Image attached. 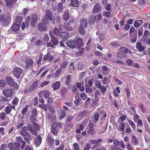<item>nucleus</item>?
Here are the masks:
<instances>
[{
    "label": "nucleus",
    "mask_w": 150,
    "mask_h": 150,
    "mask_svg": "<svg viewBox=\"0 0 150 150\" xmlns=\"http://www.w3.org/2000/svg\"><path fill=\"white\" fill-rule=\"evenodd\" d=\"M12 71L13 75L17 79L20 78L21 75L23 72V70L21 68L17 67L13 69Z\"/></svg>",
    "instance_id": "obj_7"
},
{
    "label": "nucleus",
    "mask_w": 150,
    "mask_h": 150,
    "mask_svg": "<svg viewBox=\"0 0 150 150\" xmlns=\"http://www.w3.org/2000/svg\"><path fill=\"white\" fill-rule=\"evenodd\" d=\"M13 109L15 110V107L14 106H12V105L11 104H9L5 108V110L6 113L7 114H9Z\"/></svg>",
    "instance_id": "obj_16"
},
{
    "label": "nucleus",
    "mask_w": 150,
    "mask_h": 150,
    "mask_svg": "<svg viewBox=\"0 0 150 150\" xmlns=\"http://www.w3.org/2000/svg\"><path fill=\"white\" fill-rule=\"evenodd\" d=\"M19 100V99L17 97L15 96L11 103L12 104V106H14L15 107V106L18 105Z\"/></svg>",
    "instance_id": "obj_34"
},
{
    "label": "nucleus",
    "mask_w": 150,
    "mask_h": 150,
    "mask_svg": "<svg viewBox=\"0 0 150 150\" xmlns=\"http://www.w3.org/2000/svg\"><path fill=\"white\" fill-rule=\"evenodd\" d=\"M80 97L82 99L84 100H86L87 98V95L85 92L81 93L80 94Z\"/></svg>",
    "instance_id": "obj_50"
},
{
    "label": "nucleus",
    "mask_w": 150,
    "mask_h": 150,
    "mask_svg": "<svg viewBox=\"0 0 150 150\" xmlns=\"http://www.w3.org/2000/svg\"><path fill=\"white\" fill-rule=\"evenodd\" d=\"M50 82L49 81H44L41 83L40 84V86L41 87H43L49 84Z\"/></svg>",
    "instance_id": "obj_57"
},
{
    "label": "nucleus",
    "mask_w": 150,
    "mask_h": 150,
    "mask_svg": "<svg viewBox=\"0 0 150 150\" xmlns=\"http://www.w3.org/2000/svg\"><path fill=\"white\" fill-rule=\"evenodd\" d=\"M69 15L68 12H65L63 17L64 20L66 21H68L69 19Z\"/></svg>",
    "instance_id": "obj_49"
},
{
    "label": "nucleus",
    "mask_w": 150,
    "mask_h": 150,
    "mask_svg": "<svg viewBox=\"0 0 150 150\" xmlns=\"http://www.w3.org/2000/svg\"><path fill=\"white\" fill-rule=\"evenodd\" d=\"M62 70V68H59L55 72L54 75L55 77H57L59 75Z\"/></svg>",
    "instance_id": "obj_55"
},
{
    "label": "nucleus",
    "mask_w": 150,
    "mask_h": 150,
    "mask_svg": "<svg viewBox=\"0 0 150 150\" xmlns=\"http://www.w3.org/2000/svg\"><path fill=\"white\" fill-rule=\"evenodd\" d=\"M87 25V21L83 18H82L80 21L79 26L83 27V28H86Z\"/></svg>",
    "instance_id": "obj_28"
},
{
    "label": "nucleus",
    "mask_w": 150,
    "mask_h": 150,
    "mask_svg": "<svg viewBox=\"0 0 150 150\" xmlns=\"http://www.w3.org/2000/svg\"><path fill=\"white\" fill-rule=\"evenodd\" d=\"M79 94L78 93H76L75 96V98L76 99L74 100V103L76 105L78 106L80 102L81 101V99L79 97Z\"/></svg>",
    "instance_id": "obj_24"
},
{
    "label": "nucleus",
    "mask_w": 150,
    "mask_h": 150,
    "mask_svg": "<svg viewBox=\"0 0 150 150\" xmlns=\"http://www.w3.org/2000/svg\"><path fill=\"white\" fill-rule=\"evenodd\" d=\"M59 35L63 41H65L68 38L69 33L66 32H60Z\"/></svg>",
    "instance_id": "obj_20"
},
{
    "label": "nucleus",
    "mask_w": 150,
    "mask_h": 150,
    "mask_svg": "<svg viewBox=\"0 0 150 150\" xmlns=\"http://www.w3.org/2000/svg\"><path fill=\"white\" fill-rule=\"evenodd\" d=\"M71 25V24H69L68 23H64V29L67 31H71L72 30V28Z\"/></svg>",
    "instance_id": "obj_32"
},
{
    "label": "nucleus",
    "mask_w": 150,
    "mask_h": 150,
    "mask_svg": "<svg viewBox=\"0 0 150 150\" xmlns=\"http://www.w3.org/2000/svg\"><path fill=\"white\" fill-rule=\"evenodd\" d=\"M74 146V150H80L78 144L76 143H74L73 144Z\"/></svg>",
    "instance_id": "obj_64"
},
{
    "label": "nucleus",
    "mask_w": 150,
    "mask_h": 150,
    "mask_svg": "<svg viewBox=\"0 0 150 150\" xmlns=\"http://www.w3.org/2000/svg\"><path fill=\"white\" fill-rule=\"evenodd\" d=\"M42 93L43 94L44 97L45 98H47L49 97L50 93L47 90L42 91Z\"/></svg>",
    "instance_id": "obj_42"
},
{
    "label": "nucleus",
    "mask_w": 150,
    "mask_h": 150,
    "mask_svg": "<svg viewBox=\"0 0 150 150\" xmlns=\"http://www.w3.org/2000/svg\"><path fill=\"white\" fill-rule=\"evenodd\" d=\"M38 80H36L34 82L29 88L30 92H31L35 89L38 86Z\"/></svg>",
    "instance_id": "obj_21"
},
{
    "label": "nucleus",
    "mask_w": 150,
    "mask_h": 150,
    "mask_svg": "<svg viewBox=\"0 0 150 150\" xmlns=\"http://www.w3.org/2000/svg\"><path fill=\"white\" fill-rule=\"evenodd\" d=\"M85 28H83V27L79 26L78 30L80 34L82 35H84L86 34V32L85 30Z\"/></svg>",
    "instance_id": "obj_43"
},
{
    "label": "nucleus",
    "mask_w": 150,
    "mask_h": 150,
    "mask_svg": "<svg viewBox=\"0 0 150 150\" xmlns=\"http://www.w3.org/2000/svg\"><path fill=\"white\" fill-rule=\"evenodd\" d=\"M4 95L6 98L12 97L13 93V90L11 88L4 89L3 92Z\"/></svg>",
    "instance_id": "obj_11"
},
{
    "label": "nucleus",
    "mask_w": 150,
    "mask_h": 150,
    "mask_svg": "<svg viewBox=\"0 0 150 150\" xmlns=\"http://www.w3.org/2000/svg\"><path fill=\"white\" fill-rule=\"evenodd\" d=\"M85 50V49L83 48L80 49L79 50V52L80 54H79V52L76 53V56L78 57L81 56L82 55V53L84 52Z\"/></svg>",
    "instance_id": "obj_53"
},
{
    "label": "nucleus",
    "mask_w": 150,
    "mask_h": 150,
    "mask_svg": "<svg viewBox=\"0 0 150 150\" xmlns=\"http://www.w3.org/2000/svg\"><path fill=\"white\" fill-rule=\"evenodd\" d=\"M46 141L49 145H52L54 142V140L52 135L48 134L46 138Z\"/></svg>",
    "instance_id": "obj_22"
},
{
    "label": "nucleus",
    "mask_w": 150,
    "mask_h": 150,
    "mask_svg": "<svg viewBox=\"0 0 150 150\" xmlns=\"http://www.w3.org/2000/svg\"><path fill=\"white\" fill-rule=\"evenodd\" d=\"M100 114L98 112L95 114L94 116V119L96 122H97L98 120L100 115H102L101 117V119L102 120L103 118H105L106 116V114L104 110L100 111H99Z\"/></svg>",
    "instance_id": "obj_8"
},
{
    "label": "nucleus",
    "mask_w": 150,
    "mask_h": 150,
    "mask_svg": "<svg viewBox=\"0 0 150 150\" xmlns=\"http://www.w3.org/2000/svg\"><path fill=\"white\" fill-rule=\"evenodd\" d=\"M37 28L40 31L43 32L45 31L47 29V28L44 23H40L38 25Z\"/></svg>",
    "instance_id": "obj_18"
},
{
    "label": "nucleus",
    "mask_w": 150,
    "mask_h": 150,
    "mask_svg": "<svg viewBox=\"0 0 150 150\" xmlns=\"http://www.w3.org/2000/svg\"><path fill=\"white\" fill-rule=\"evenodd\" d=\"M20 134L23 137L30 136V134L25 130H22L20 132Z\"/></svg>",
    "instance_id": "obj_47"
},
{
    "label": "nucleus",
    "mask_w": 150,
    "mask_h": 150,
    "mask_svg": "<svg viewBox=\"0 0 150 150\" xmlns=\"http://www.w3.org/2000/svg\"><path fill=\"white\" fill-rule=\"evenodd\" d=\"M11 18L9 16L1 14L0 15V22L4 26H7L10 22Z\"/></svg>",
    "instance_id": "obj_6"
},
{
    "label": "nucleus",
    "mask_w": 150,
    "mask_h": 150,
    "mask_svg": "<svg viewBox=\"0 0 150 150\" xmlns=\"http://www.w3.org/2000/svg\"><path fill=\"white\" fill-rule=\"evenodd\" d=\"M133 63V61L130 59H127L126 61V64L127 65L129 66L132 65Z\"/></svg>",
    "instance_id": "obj_59"
},
{
    "label": "nucleus",
    "mask_w": 150,
    "mask_h": 150,
    "mask_svg": "<svg viewBox=\"0 0 150 150\" xmlns=\"http://www.w3.org/2000/svg\"><path fill=\"white\" fill-rule=\"evenodd\" d=\"M61 82L59 81H58L54 83L52 85V88L53 89V90L55 91L59 88L60 86Z\"/></svg>",
    "instance_id": "obj_31"
},
{
    "label": "nucleus",
    "mask_w": 150,
    "mask_h": 150,
    "mask_svg": "<svg viewBox=\"0 0 150 150\" xmlns=\"http://www.w3.org/2000/svg\"><path fill=\"white\" fill-rule=\"evenodd\" d=\"M28 108V106L27 105H26L25 107L22 110L21 112L22 114H25L27 111Z\"/></svg>",
    "instance_id": "obj_61"
},
{
    "label": "nucleus",
    "mask_w": 150,
    "mask_h": 150,
    "mask_svg": "<svg viewBox=\"0 0 150 150\" xmlns=\"http://www.w3.org/2000/svg\"><path fill=\"white\" fill-rule=\"evenodd\" d=\"M73 117L72 115H67L66 117V119L65 122L66 125H68L69 122H71L73 120Z\"/></svg>",
    "instance_id": "obj_41"
},
{
    "label": "nucleus",
    "mask_w": 150,
    "mask_h": 150,
    "mask_svg": "<svg viewBox=\"0 0 150 150\" xmlns=\"http://www.w3.org/2000/svg\"><path fill=\"white\" fill-rule=\"evenodd\" d=\"M100 89L102 94L104 95L107 90V89L105 87V86L104 85H102V87Z\"/></svg>",
    "instance_id": "obj_56"
},
{
    "label": "nucleus",
    "mask_w": 150,
    "mask_h": 150,
    "mask_svg": "<svg viewBox=\"0 0 150 150\" xmlns=\"http://www.w3.org/2000/svg\"><path fill=\"white\" fill-rule=\"evenodd\" d=\"M137 40V33L136 34H134L132 37V38L130 40V41L132 42H136Z\"/></svg>",
    "instance_id": "obj_63"
},
{
    "label": "nucleus",
    "mask_w": 150,
    "mask_h": 150,
    "mask_svg": "<svg viewBox=\"0 0 150 150\" xmlns=\"http://www.w3.org/2000/svg\"><path fill=\"white\" fill-rule=\"evenodd\" d=\"M71 79V77L70 75H69L66 79V83L67 85H69Z\"/></svg>",
    "instance_id": "obj_62"
},
{
    "label": "nucleus",
    "mask_w": 150,
    "mask_h": 150,
    "mask_svg": "<svg viewBox=\"0 0 150 150\" xmlns=\"http://www.w3.org/2000/svg\"><path fill=\"white\" fill-rule=\"evenodd\" d=\"M6 80L7 84L10 86L13 87L14 90H18L19 87V84L16 82L10 76H8L6 78Z\"/></svg>",
    "instance_id": "obj_4"
},
{
    "label": "nucleus",
    "mask_w": 150,
    "mask_h": 150,
    "mask_svg": "<svg viewBox=\"0 0 150 150\" xmlns=\"http://www.w3.org/2000/svg\"><path fill=\"white\" fill-rule=\"evenodd\" d=\"M49 35L51 37V40L49 42L47 43V47L53 48L54 46H56L59 44V41L57 38L54 35L50 33Z\"/></svg>",
    "instance_id": "obj_3"
},
{
    "label": "nucleus",
    "mask_w": 150,
    "mask_h": 150,
    "mask_svg": "<svg viewBox=\"0 0 150 150\" xmlns=\"http://www.w3.org/2000/svg\"><path fill=\"white\" fill-rule=\"evenodd\" d=\"M59 30L58 28H54L52 32L50 31L49 34L51 33L52 35H55L58 36L59 35Z\"/></svg>",
    "instance_id": "obj_36"
},
{
    "label": "nucleus",
    "mask_w": 150,
    "mask_h": 150,
    "mask_svg": "<svg viewBox=\"0 0 150 150\" xmlns=\"http://www.w3.org/2000/svg\"><path fill=\"white\" fill-rule=\"evenodd\" d=\"M57 126L59 128L62 129V123L60 122L58 123L56 122H55L51 127V132L54 135L57 136L58 134V130Z\"/></svg>",
    "instance_id": "obj_2"
},
{
    "label": "nucleus",
    "mask_w": 150,
    "mask_h": 150,
    "mask_svg": "<svg viewBox=\"0 0 150 150\" xmlns=\"http://www.w3.org/2000/svg\"><path fill=\"white\" fill-rule=\"evenodd\" d=\"M36 137L35 140V144L36 146H38L41 144L42 142V138L39 135H36Z\"/></svg>",
    "instance_id": "obj_30"
},
{
    "label": "nucleus",
    "mask_w": 150,
    "mask_h": 150,
    "mask_svg": "<svg viewBox=\"0 0 150 150\" xmlns=\"http://www.w3.org/2000/svg\"><path fill=\"white\" fill-rule=\"evenodd\" d=\"M143 23V21L142 20H136L134 22V26L136 28H138L142 25Z\"/></svg>",
    "instance_id": "obj_35"
},
{
    "label": "nucleus",
    "mask_w": 150,
    "mask_h": 150,
    "mask_svg": "<svg viewBox=\"0 0 150 150\" xmlns=\"http://www.w3.org/2000/svg\"><path fill=\"white\" fill-rule=\"evenodd\" d=\"M23 19V16H17L15 20L13 21V23L18 24L19 25H21Z\"/></svg>",
    "instance_id": "obj_29"
},
{
    "label": "nucleus",
    "mask_w": 150,
    "mask_h": 150,
    "mask_svg": "<svg viewBox=\"0 0 150 150\" xmlns=\"http://www.w3.org/2000/svg\"><path fill=\"white\" fill-rule=\"evenodd\" d=\"M101 8L100 4L97 3L95 4L93 9V12L94 13H97L100 11Z\"/></svg>",
    "instance_id": "obj_25"
},
{
    "label": "nucleus",
    "mask_w": 150,
    "mask_h": 150,
    "mask_svg": "<svg viewBox=\"0 0 150 150\" xmlns=\"http://www.w3.org/2000/svg\"><path fill=\"white\" fill-rule=\"evenodd\" d=\"M117 56L118 57L121 59H123L127 57L126 54L123 52H118L117 54Z\"/></svg>",
    "instance_id": "obj_40"
},
{
    "label": "nucleus",
    "mask_w": 150,
    "mask_h": 150,
    "mask_svg": "<svg viewBox=\"0 0 150 150\" xmlns=\"http://www.w3.org/2000/svg\"><path fill=\"white\" fill-rule=\"evenodd\" d=\"M20 26L21 25L14 23L11 27V29L13 31L16 33H18L20 30Z\"/></svg>",
    "instance_id": "obj_17"
},
{
    "label": "nucleus",
    "mask_w": 150,
    "mask_h": 150,
    "mask_svg": "<svg viewBox=\"0 0 150 150\" xmlns=\"http://www.w3.org/2000/svg\"><path fill=\"white\" fill-rule=\"evenodd\" d=\"M66 43L70 48L73 49H79L83 45L82 39L80 38H78L76 40L68 41Z\"/></svg>",
    "instance_id": "obj_1"
},
{
    "label": "nucleus",
    "mask_w": 150,
    "mask_h": 150,
    "mask_svg": "<svg viewBox=\"0 0 150 150\" xmlns=\"http://www.w3.org/2000/svg\"><path fill=\"white\" fill-rule=\"evenodd\" d=\"M136 47L138 51L140 52H143L144 50V47L142 46V43L140 42L137 41V42Z\"/></svg>",
    "instance_id": "obj_26"
},
{
    "label": "nucleus",
    "mask_w": 150,
    "mask_h": 150,
    "mask_svg": "<svg viewBox=\"0 0 150 150\" xmlns=\"http://www.w3.org/2000/svg\"><path fill=\"white\" fill-rule=\"evenodd\" d=\"M43 59L45 61L48 60V62H50L53 60L54 58L50 54L47 53V54L45 55L43 57Z\"/></svg>",
    "instance_id": "obj_23"
},
{
    "label": "nucleus",
    "mask_w": 150,
    "mask_h": 150,
    "mask_svg": "<svg viewBox=\"0 0 150 150\" xmlns=\"http://www.w3.org/2000/svg\"><path fill=\"white\" fill-rule=\"evenodd\" d=\"M38 15L36 14H33L30 23L31 25L33 27H34L35 26L38 21Z\"/></svg>",
    "instance_id": "obj_14"
},
{
    "label": "nucleus",
    "mask_w": 150,
    "mask_h": 150,
    "mask_svg": "<svg viewBox=\"0 0 150 150\" xmlns=\"http://www.w3.org/2000/svg\"><path fill=\"white\" fill-rule=\"evenodd\" d=\"M79 4V0H71L70 5L73 7H77Z\"/></svg>",
    "instance_id": "obj_38"
},
{
    "label": "nucleus",
    "mask_w": 150,
    "mask_h": 150,
    "mask_svg": "<svg viewBox=\"0 0 150 150\" xmlns=\"http://www.w3.org/2000/svg\"><path fill=\"white\" fill-rule=\"evenodd\" d=\"M27 128L31 133L32 134L34 135L37 134V130L33 127V126L31 124H28L27 127L24 126L21 128L22 130H25Z\"/></svg>",
    "instance_id": "obj_10"
},
{
    "label": "nucleus",
    "mask_w": 150,
    "mask_h": 150,
    "mask_svg": "<svg viewBox=\"0 0 150 150\" xmlns=\"http://www.w3.org/2000/svg\"><path fill=\"white\" fill-rule=\"evenodd\" d=\"M25 63L27 67L29 68L30 66L33 65L34 64V62L32 59H28L25 61Z\"/></svg>",
    "instance_id": "obj_37"
},
{
    "label": "nucleus",
    "mask_w": 150,
    "mask_h": 150,
    "mask_svg": "<svg viewBox=\"0 0 150 150\" xmlns=\"http://www.w3.org/2000/svg\"><path fill=\"white\" fill-rule=\"evenodd\" d=\"M149 38L148 37H145L144 36H142V39L143 42L146 45H148Z\"/></svg>",
    "instance_id": "obj_52"
},
{
    "label": "nucleus",
    "mask_w": 150,
    "mask_h": 150,
    "mask_svg": "<svg viewBox=\"0 0 150 150\" xmlns=\"http://www.w3.org/2000/svg\"><path fill=\"white\" fill-rule=\"evenodd\" d=\"M132 144L133 145L135 146L137 145L138 144V142L135 136L134 135L132 136Z\"/></svg>",
    "instance_id": "obj_39"
},
{
    "label": "nucleus",
    "mask_w": 150,
    "mask_h": 150,
    "mask_svg": "<svg viewBox=\"0 0 150 150\" xmlns=\"http://www.w3.org/2000/svg\"><path fill=\"white\" fill-rule=\"evenodd\" d=\"M85 91L87 93L89 94L93 92V90L90 88L88 84H86L85 85Z\"/></svg>",
    "instance_id": "obj_46"
},
{
    "label": "nucleus",
    "mask_w": 150,
    "mask_h": 150,
    "mask_svg": "<svg viewBox=\"0 0 150 150\" xmlns=\"http://www.w3.org/2000/svg\"><path fill=\"white\" fill-rule=\"evenodd\" d=\"M125 125L124 122L120 124L119 125V130L120 131H122L125 129Z\"/></svg>",
    "instance_id": "obj_51"
},
{
    "label": "nucleus",
    "mask_w": 150,
    "mask_h": 150,
    "mask_svg": "<svg viewBox=\"0 0 150 150\" xmlns=\"http://www.w3.org/2000/svg\"><path fill=\"white\" fill-rule=\"evenodd\" d=\"M8 147L10 150H15L16 149H17L18 147H14V145L13 143L11 142L8 145Z\"/></svg>",
    "instance_id": "obj_54"
},
{
    "label": "nucleus",
    "mask_w": 150,
    "mask_h": 150,
    "mask_svg": "<svg viewBox=\"0 0 150 150\" xmlns=\"http://www.w3.org/2000/svg\"><path fill=\"white\" fill-rule=\"evenodd\" d=\"M113 144L116 146H118L119 145L123 149L125 148V146L123 142L122 141H120L117 140H115L113 142Z\"/></svg>",
    "instance_id": "obj_19"
},
{
    "label": "nucleus",
    "mask_w": 150,
    "mask_h": 150,
    "mask_svg": "<svg viewBox=\"0 0 150 150\" xmlns=\"http://www.w3.org/2000/svg\"><path fill=\"white\" fill-rule=\"evenodd\" d=\"M97 16H91L89 19V24H92L94 23L96 20Z\"/></svg>",
    "instance_id": "obj_33"
},
{
    "label": "nucleus",
    "mask_w": 150,
    "mask_h": 150,
    "mask_svg": "<svg viewBox=\"0 0 150 150\" xmlns=\"http://www.w3.org/2000/svg\"><path fill=\"white\" fill-rule=\"evenodd\" d=\"M94 124L91 121H89L88 125V134L92 135L94 133L95 129L94 128Z\"/></svg>",
    "instance_id": "obj_12"
},
{
    "label": "nucleus",
    "mask_w": 150,
    "mask_h": 150,
    "mask_svg": "<svg viewBox=\"0 0 150 150\" xmlns=\"http://www.w3.org/2000/svg\"><path fill=\"white\" fill-rule=\"evenodd\" d=\"M102 140L101 139H98L96 140L93 139H91L89 140V142L90 143L94 144H95L94 146V147L95 148H97L100 146V143L102 142Z\"/></svg>",
    "instance_id": "obj_13"
},
{
    "label": "nucleus",
    "mask_w": 150,
    "mask_h": 150,
    "mask_svg": "<svg viewBox=\"0 0 150 150\" xmlns=\"http://www.w3.org/2000/svg\"><path fill=\"white\" fill-rule=\"evenodd\" d=\"M36 117L35 116H34V115H31L30 116V120L32 124L37 122H38V120L36 118Z\"/></svg>",
    "instance_id": "obj_48"
},
{
    "label": "nucleus",
    "mask_w": 150,
    "mask_h": 150,
    "mask_svg": "<svg viewBox=\"0 0 150 150\" xmlns=\"http://www.w3.org/2000/svg\"><path fill=\"white\" fill-rule=\"evenodd\" d=\"M128 122L131 126L132 129L134 130H135L136 129V125L132 121L130 120H128Z\"/></svg>",
    "instance_id": "obj_58"
},
{
    "label": "nucleus",
    "mask_w": 150,
    "mask_h": 150,
    "mask_svg": "<svg viewBox=\"0 0 150 150\" xmlns=\"http://www.w3.org/2000/svg\"><path fill=\"white\" fill-rule=\"evenodd\" d=\"M120 50L124 49L123 52L125 53H127L129 52V49L127 47H121L120 48Z\"/></svg>",
    "instance_id": "obj_60"
},
{
    "label": "nucleus",
    "mask_w": 150,
    "mask_h": 150,
    "mask_svg": "<svg viewBox=\"0 0 150 150\" xmlns=\"http://www.w3.org/2000/svg\"><path fill=\"white\" fill-rule=\"evenodd\" d=\"M53 14L52 11L50 9H47L45 11V14L44 18L45 20L50 21L52 24L55 23V20L53 19Z\"/></svg>",
    "instance_id": "obj_5"
},
{
    "label": "nucleus",
    "mask_w": 150,
    "mask_h": 150,
    "mask_svg": "<svg viewBox=\"0 0 150 150\" xmlns=\"http://www.w3.org/2000/svg\"><path fill=\"white\" fill-rule=\"evenodd\" d=\"M67 126V127L65 128L64 131V133H66L67 132H69L71 129L73 127V125L71 124H68V125H66Z\"/></svg>",
    "instance_id": "obj_44"
},
{
    "label": "nucleus",
    "mask_w": 150,
    "mask_h": 150,
    "mask_svg": "<svg viewBox=\"0 0 150 150\" xmlns=\"http://www.w3.org/2000/svg\"><path fill=\"white\" fill-rule=\"evenodd\" d=\"M57 11L58 12L62 11L63 9V5L61 3H59L57 5Z\"/></svg>",
    "instance_id": "obj_45"
},
{
    "label": "nucleus",
    "mask_w": 150,
    "mask_h": 150,
    "mask_svg": "<svg viewBox=\"0 0 150 150\" xmlns=\"http://www.w3.org/2000/svg\"><path fill=\"white\" fill-rule=\"evenodd\" d=\"M15 140L17 143L18 147L21 146V149H24L25 147L26 142L23 140L21 136L19 137H17L16 138Z\"/></svg>",
    "instance_id": "obj_9"
},
{
    "label": "nucleus",
    "mask_w": 150,
    "mask_h": 150,
    "mask_svg": "<svg viewBox=\"0 0 150 150\" xmlns=\"http://www.w3.org/2000/svg\"><path fill=\"white\" fill-rule=\"evenodd\" d=\"M58 113L59 115V120H61L64 118L66 115V111L62 109H59L58 111Z\"/></svg>",
    "instance_id": "obj_15"
},
{
    "label": "nucleus",
    "mask_w": 150,
    "mask_h": 150,
    "mask_svg": "<svg viewBox=\"0 0 150 150\" xmlns=\"http://www.w3.org/2000/svg\"><path fill=\"white\" fill-rule=\"evenodd\" d=\"M17 0H5L6 2V6L9 8L12 7L14 3L16 2Z\"/></svg>",
    "instance_id": "obj_27"
}]
</instances>
